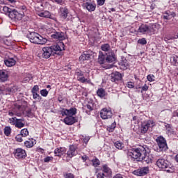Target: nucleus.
I'll use <instances>...</instances> for the list:
<instances>
[{"instance_id":"de8ad7c7","label":"nucleus","mask_w":178,"mask_h":178,"mask_svg":"<svg viewBox=\"0 0 178 178\" xmlns=\"http://www.w3.org/2000/svg\"><path fill=\"white\" fill-rule=\"evenodd\" d=\"M40 94L42 97H47V95H48V90H47V89H43L40 90Z\"/></svg>"},{"instance_id":"a878e982","label":"nucleus","mask_w":178,"mask_h":178,"mask_svg":"<svg viewBox=\"0 0 178 178\" xmlns=\"http://www.w3.org/2000/svg\"><path fill=\"white\" fill-rule=\"evenodd\" d=\"M24 115H26L28 118H33L34 113L31 111V108L26 107L23 111Z\"/></svg>"},{"instance_id":"37998d69","label":"nucleus","mask_w":178,"mask_h":178,"mask_svg":"<svg viewBox=\"0 0 178 178\" xmlns=\"http://www.w3.org/2000/svg\"><path fill=\"white\" fill-rule=\"evenodd\" d=\"M103 172L104 173H108V175H111V172L108 165H103Z\"/></svg>"},{"instance_id":"4c0bfd02","label":"nucleus","mask_w":178,"mask_h":178,"mask_svg":"<svg viewBox=\"0 0 178 178\" xmlns=\"http://www.w3.org/2000/svg\"><path fill=\"white\" fill-rule=\"evenodd\" d=\"M97 94L100 98H104V97H105V90H104V88H100L97 90Z\"/></svg>"},{"instance_id":"338daca9","label":"nucleus","mask_w":178,"mask_h":178,"mask_svg":"<svg viewBox=\"0 0 178 178\" xmlns=\"http://www.w3.org/2000/svg\"><path fill=\"white\" fill-rule=\"evenodd\" d=\"M111 12H116V10L115 8H111Z\"/></svg>"},{"instance_id":"72a5a7b5","label":"nucleus","mask_w":178,"mask_h":178,"mask_svg":"<svg viewBox=\"0 0 178 178\" xmlns=\"http://www.w3.org/2000/svg\"><path fill=\"white\" fill-rule=\"evenodd\" d=\"M17 91V88L16 86H14L13 88H7L6 89V92H8V94H13Z\"/></svg>"},{"instance_id":"0e129e2a","label":"nucleus","mask_w":178,"mask_h":178,"mask_svg":"<svg viewBox=\"0 0 178 178\" xmlns=\"http://www.w3.org/2000/svg\"><path fill=\"white\" fill-rule=\"evenodd\" d=\"M2 91H3V89L2 88V86H0V94H2Z\"/></svg>"},{"instance_id":"8fccbe9b","label":"nucleus","mask_w":178,"mask_h":178,"mask_svg":"<svg viewBox=\"0 0 178 178\" xmlns=\"http://www.w3.org/2000/svg\"><path fill=\"white\" fill-rule=\"evenodd\" d=\"M65 178H74V175L72 173H64Z\"/></svg>"},{"instance_id":"6e6552de","label":"nucleus","mask_w":178,"mask_h":178,"mask_svg":"<svg viewBox=\"0 0 178 178\" xmlns=\"http://www.w3.org/2000/svg\"><path fill=\"white\" fill-rule=\"evenodd\" d=\"M138 32L141 33L142 34H149L150 35L152 34H155L154 31V28L152 26H149L148 25L142 24L138 28Z\"/></svg>"},{"instance_id":"5701e85b","label":"nucleus","mask_w":178,"mask_h":178,"mask_svg":"<svg viewBox=\"0 0 178 178\" xmlns=\"http://www.w3.org/2000/svg\"><path fill=\"white\" fill-rule=\"evenodd\" d=\"M76 155V147L74 145H70V149L67 152V156L68 158H73Z\"/></svg>"},{"instance_id":"7ed1b4c3","label":"nucleus","mask_w":178,"mask_h":178,"mask_svg":"<svg viewBox=\"0 0 178 178\" xmlns=\"http://www.w3.org/2000/svg\"><path fill=\"white\" fill-rule=\"evenodd\" d=\"M27 38H29V41L32 42V44H37L39 45H44L47 44L48 40L38 33L35 32H31L29 34L27 35Z\"/></svg>"},{"instance_id":"ddd939ff","label":"nucleus","mask_w":178,"mask_h":178,"mask_svg":"<svg viewBox=\"0 0 178 178\" xmlns=\"http://www.w3.org/2000/svg\"><path fill=\"white\" fill-rule=\"evenodd\" d=\"M113 115L112 111L107 108H103L100 112V117L104 120L111 119Z\"/></svg>"},{"instance_id":"3c124183","label":"nucleus","mask_w":178,"mask_h":178,"mask_svg":"<svg viewBox=\"0 0 178 178\" xmlns=\"http://www.w3.org/2000/svg\"><path fill=\"white\" fill-rule=\"evenodd\" d=\"M40 88L38 87V86L35 85L32 88L31 92H38Z\"/></svg>"},{"instance_id":"69168bd1","label":"nucleus","mask_w":178,"mask_h":178,"mask_svg":"<svg viewBox=\"0 0 178 178\" xmlns=\"http://www.w3.org/2000/svg\"><path fill=\"white\" fill-rule=\"evenodd\" d=\"M16 116H22V113H17L15 114Z\"/></svg>"},{"instance_id":"f3484780","label":"nucleus","mask_w":178,"mask_h":178,"mask_svg":"<svg viewBox=\"0 0 178 178\" xmlns=\"http://www.w3.org/2000/svg\"><path fill=\"white\" fill-rule=\"evenodd\" d=\"M176 16V13L173 11L167 10L163 13V19L165 20H170L172 17Z\"/></svg>"},{"instance_id":"2f4dec72","label":"nucleus","mask_w":178,"mask_h":178,"mask_svg":"<svg viewBox=\"0 0 178 178\" xmlns=\"http://www.w3.org/2000/svg\"><path fill=\"white\" fill-rule=\"evenodd\" d=\"M116 128V122H113L110 126L107 127V131H109V133H112L115 131V129Z\"/></svg>"},{"instance_id":"f704fd0d","label":"nucleus","mask_w":178,"mask_h":178,"mask_svg":"<svg viewBox=\"0 0 178 178\" xmlns=\"http://www.w3.org/2000/svg\"><path fill=\"white\" fill-rule=\"evenodd\" d=\"M114 147H115L117 149H123L124 146L123 145V143L120 141H116L114 143Z\"/></svg>"},{"instance_id":"09e8293b","label":"nucleus","mask_w":178,"mask_h":178,"mask_svg":"<svg viewBox=\"0 0 178 178\" xmlns=\"http://www.w3.org/2000/svg\"><path fill=\"white\" fill-rule=\"evenodd\" d=\"M54 159V157L52 156H47L44 159V162L46 163H48V162H51Z\"/></svg>"},{"instance_id":"a18cd8bd","label":"nucleus","mask_w":178,"mask_h":178,"mask_svg":"<svg viewBox=\"0 0 178 178\" xmlns=\"http://www.w3.org/2000/svg\"><path fill=\"white\" fill-rule=\"evenodd\" d=\"M138 44H140V45H145L147 44V40L145 38H141L138 40Z\"/></svg>"},{"instance_id":"9b49d317","label":"nucleus","mask_w":178,"mask_h":178,"mask_svg":"<svg viewBox=\"0 0 178 178\" xmlns=\"http://www.w3.org/2000/svg\"><path fill=\"white\" fill-rule=\"evenodd\" d=\"M59 16L63 20H66L69 15V8L67 7H60L58 10Z\"/></svg>"},{"instance_id":"6e6d98bb","label":"nucleus","mask_w":178,"mask_h":178,"mask_svg":"<svg viewBox=\"0 0 178 178\" xmlns=\"http://www.w3.org/2000/svg\"><path fill=\"white\" fill-rule=\"evenodd\" d=\"M127 86L128 88H134V83L133 82H128Z\"/></svg>"},{"instance_id":"473e14b6","label":"nucleus","mask_w":178,"mask_h":178,"mask_svg":"<svg viewBox=\"0 0 178 178\" xmlns=\"http://www.w3.org/2000/svg\"><path fill=\"white\" fill-rule=\"evenodd\" d=\"M170 62L174 66H178V56H174L171 57Z\"/></svg>"},{"instance_id":"1a4fd4ad","label":"nucleus","mask_w":178,"mask_h":178,"mask_svg":"<svg viewBox=\"0 0 178 178\" xmlns=\"http://www.w3.org/2000/svg\"><path fill=\"white\" fill-rule=\"evenodd\" d=\"M14 156L16 159H24L27 156L26 150L22 148H17L14 150Z\"/></svg>"},{"instance_id":"79ce46f5","label":"nucleus","mask_w":178,"mask_h":178,"mask_svg":"<svg viewBox=\"0 0 178 178\" xmlns=\"http://www.w3.org/2000/svg\"><path fill=\"white\" fill-rule=\"evenodd\" d=\"M20 134L23 137H27V136H29V130L27 129H23L21 130Z\"/></svg>"},{"instance_id":"4be33fe9","label":"nucleus","mask_w":178,"mask_h":178,"mask_svg":"<svg viewBox=\"0 0 178 178\" xmlns=\"http://www.w3.org/2000/svg\"><path fill=\"white\" fill-rule=\"evenodd\" d=\"M66 153V148L65 147H58L54 150V154L56 156H62Z\"/></svg>"},{"instance_id":"bf43d9fd","label":"nucleus","mask_w":178,"mask_h":178,"mask_svg":"<svg viewBox=\"0 0 178 178\" xmlns=\"http://www.w3.org/2000/svg\"><path fill=\"white\" fill-rule=\"evenodd\" d=\"M172 116L178 118V112L175 111L172 113Z\"/></svg>"},{"instance_id":"864d4df0","label":"nucleus","mask_w":178,"mask_h":178,"mask_svg":"<svg viewBox=\"0 0 178 178\" xmlns=\"http://www.w3.org/2000/svg\"><path fill=\"white\" fill-rule=\"evenodd\" d=\"M148 88H149V87L145 83V85L141 88V92H143V91H148Z\"/></svg>"},{"instance_id":"ea45409f","label":"nucleus","mask_w":178,"mask_h":178,"mask_svg":"<svg viewBox=\"0 0 178 178\" xmlns=\"http://www.w3.org/2000/svg\"><path fill=\"white\" fill-rule=\"evenodd\" d=\"M11 131H12V129H10V127H6L4 128V134L7 137H9V136H10Z\"/></svg>"},{"instance_id":"a211bd4d","label":"nucleus","mask_w":178,"mask_h":178,"mask_svg":"<svg viewBox=\"0 0 178 178\" xmlns=\"http://www.w3.org/2000/svg\"><path fill=\"white\" fill-rule=\"evenodd\" d=\"M52 38L55 40H58V41H63L65 40V33L63 32H56L55 33L51 35Z\"/></svg>"},{"instance_id":"c9c22d12","label":"nucleus","mask_w":178,"mask_h":178,"mask_svg":"<svg viewBox=\"0 0 178 178\" xmlns=\"http://www.w3.org/2000/svg\"><path fill=\"white\" fill-rule=\"evenodd\" d=\"M101 49L104 51V52H108L111 51V45L109 44H104L101 46Z\"/></svg>"},{"instance_id":"dca6fc26","label":"nucleus","mask_w":178,"mask_h":178,"mask_svg":"<svg viewBox=\"0 0 178 178\" xmlns=\"http://www.w3.org/2000/svg\"><path fill=\"white\" fill-rule=\"evenodd\" d=\"M63 121L65 124H67L68 126H72V124H74V123H76L77 120L75 117L67 115V117L64 118Z\"/></svg>"},{"instance_id":"39448f33","label":"nucleus","mask_w":178,"mask_h":178,"mask_svg":"<svg viewBox=\"0 0 178 178\" xmlns=\"http://www.w3.org/2000/svg\"><path fill=\"white\" fill-rule=\"evenodd\" d=\"M156 165L159 169H167L165 170L167 172H170V167L172 166V164H170V162L169 161L160 158L157 159L156 161Z\"/></svg>"},{"instance_id":"6ab92c4d","label":"nucleus","mask_w":178,"mask_h":178,"mask_svg":"<svg viewBox=\"0 0 178 178\" xmlns=\"http://www.w3.org/2000/svg\"><path fill=\"white\" fill-rule=\"evenodd\" d=\"M9 76L8 75V71L5 70H0V81L1 83H5L8 81Z\"/></svg>"},{"instance_id":"c756f323","label":"nucleus","mask_w":178,"mask_h":178,"mask_svg":"<svg viewBox=\"0 0 178 178\" xmlns=\"http://www.w3.org/2000/svg\"><path fill=\"white\" fill-rule=\"evenodd\" d=\"M24 145L26 148H33L34 147V140L33 139H29L24 142Z\"/></svg>"},{"instance_id":"c85d7f7f","label":"nucleus","mask_w":178,"mask_h":178,"mask_svg":"<svg viewBox=\"0 0 178 178\" xmlns=\"http://www.w3.org/2000/svg\"><path fill=\"white\" fill-rule=\"evenodd\" d=\"M85 108H86V113L87 115H91V111H94V106L92 104H86Z\"/></svg>"},{"instance_id":"393cba45","label":"nucleus","mask_w":178,"mask_h":178,"mask_svg":"<svg viewBox=\"0 0 178 178\" xmlns=\"http://www.w3.org/2000/svg\"><path fill=\"white\" fill-rule=\"evenodd\" d=\"M91 58V55L88 52H83L82 55L79 56V60L84 62V60H89Z\"/></svg>"},{"instance_id":"e2e57ef3","label":"nucleus","mask_w":178,"mask_h":178,"mask_svg":"<svg viewBox=\"0 0 178 178\" xmlns=\"http://www.w3.org/2000/svg\"><path fill=\"white\" fill-rule=\"evenodd\" d=\"M175 161L178 163V154L175 156Z\"/></svg>"},{"instance_id":"f8f14e48","label":"nucleus","mask_w":178,"mask_h":178,"mask_svg":"<svg viewBox=\"0 0 178 178\" xmlns=\"http://www.w3.org/2000/svg\"><path fill=\"white\" fill-rule=\"evenodd\" d=\"M77 113V109L76 108H71L70 109H63L61 112L62 116H74Z\"/></svg>"},{"instance_id":"13d9d810","label":"nucleus","mask_w":178,"mask_h":178,"mask_svg":"<svg viewBox=\"0 0 178 178\" xmlns=\"http://www.w3.org/2000/svg\"><path fill=\"white\" fill-rule=\"evenodd\" d=\"M83 141L85 143V144H87L88 141H90V136H86L83 138Z\"/></svg>"},{"instance_id":"a19ab883","label":"nucleus","mask_w":178,"mask_h":178,"mask_svg":"<svg viewBox=\"0 0 178 178\" xmlns=\"http://www.w3.org/2000/svg\"><path fill=\"white\" fill-rule=\"evenodd\" d=\"M17 121V118L16 117H13L8 119V123H10V124H13V126L16 125Z\"/></svg>"},{"instance_id":"7c9ffc66","label":"nucleus","mask_w":178,"mask_h":178,"mask_svg":"<svg viewBox=\"0 0 178 178\" xmlns=\"http://www.w3.org/2000/svg\"><path fill=\"white\" fill-rule=\"evenodd\" d=\"M120 66H121V69H122V70H126L127 69V67H129V61H127V60H124L120 63Z\"/></svg>"},{"instance_id":"603ef678","label":"nucleus","mask_w":178,"mask_h":178,"mask_svg":"<svg viewBox=\"0 0 178 178\" xmlns=\"http://www.w3.org/2000/svg\"><path fill=\"white\" fill-rule=\"evenodd\" d=\"M33 94V97L34 99H40V95H38V93L37 92H32Z\"/></svg>"},{"instance_id":"680f3d73","label":"nucleus","mask_w":178,"mask_h":178,"mask_svg":"<svg viewBox=\"0 0 178 178\" xmlns=\"http://www.w3.org/2000/svg\"><path fill=\"white\" fill-rule=\"evenodd\" d=\"M83 162H86L87 161V156H83Z\"/></svg>"},{"instance_id":"49530a36","label":"nucleus","mask_w":178,"mask_h":178,"mask_svg":"<svg viewBox=\"0 0 178 178\" xmlns=\"http://www.w3.org/2000/svg\"><path fill=\"white\" fill-rule=\"evenodd\" d=\"M147 79L148 81H150V82L155 81V76H154V74L147 75Z\"/></svg>"},{"instance_id":"9d476101","label":"nucleus","mask_w":178,"mask_h":178,"mask_svg":"<svg viewBox=\"0 0 178 178\" xmlns=\"http://www.w3.org/2000/svg\"><path fill=\"white\" fill-rule=\"evenodd\" d=\"M148 173H149V167H142L133 172V175H135V176H145Z\"/></svg>"},{"instance_id":"20e7f679","label":"nucleus","mask_w":178,"mask_h":178,"mask_svg":"<svg viewBox=\"0 0 178 178\" xmlns=\"http://www.w3.org/2000/svg\"><path fill=\"white\" fill-rule=\"evenodd\" d=\"M3 12L14 22H17V20H22L23 19V15L21 13L15 9H12L8 6L3 7Z\"/></svg>"},{"instance_id":"f257e3e1","label":"nucleus","mask_w":178,"mask_h":178,"mask_svg":"<svg viewBox=\"0 0 178 178\" xmlns=\"http://www.w3.org/2000/svg\"><path fill=\"white\" fill-rule=\"evenodd\" d=\"M148 147L147 145L139 146L129 150L128 156H131L132 159H136L137 162H143V163H152V156L148 152Z\"/></svg>"},{"instance_id":"4468645a","label":"nucleus","mask_w":178,"mask_h":178,"mask_svg":"<svg viewBox=\"0 0 178 178\" xmlns=\"http://www.w3.org/2000/svg\"><path fill=\"white\" fill-rule=\"evenodd\" d=\"M122 74L119 72H115L111 74V81L113 83H118L122 80Z\"/></svg>"},{"instance_id":"cd10ccee","label":"nucleus","mask_w":178,"mask_h":178,"mask_svg":"<svg viewBox=\"0 0 178 178\" xmlns=\"http://www.w3.org/2000/svg\"><path fill=\"white\" fill-rule=\"evenodd\" d=\"M166 129V133L168 136H172V134H175V130L172 128V125L170 124H167L165 126Z\"/></svg>"},{"instance_id":"bb28decb","label":"nucleus","mask_w":178,"mask_h":178,"mask_svg":"<svg viewBox=\"0 0 178 178\" xmlns=\"http://www.w3.org/2000/svg\"><path fill=\"white\" fill-rule=\"evenodd\" d=\"M24 118L22 119H17V122L15 123V127L17 129H22V127H24Z\"/></svg>"},{"instance_id":"412c9836","label":"nucleus","mask_w":178,"mask_h":178,"mask_svg":"<svg viewBox=\"0 0 178 178\" xmlns=\"http://www.w3.org/2000/svg\"><path fill=\"white\" fill-rule=\"evenodd\" d=\"M76 74L77 76L78 81L81 83H88L90 81L88 80L84 77V74H83V72L78 71L76 72Z\"/></svg>"},{"instance_id":"774afa93","label":"nucleus","mask_w":178,"mask_h":178,"mask_svg":"<svg viewBox=\"0 0 178 178\" xmlns=\"http://www.w3.org/2000/svg\"><path fill=\"white\" fill-rule=\"evenodd\" d=\"M113 67V65H111L109 67H107V69H112Z\"/></svg>"},{"instance_id":"5fc2aeb1","label":"nucleus","mask_w":178,"mask_h":178,"mask_svg":"<svg viewBox=\"0 0 178 178\" xmlns=\"http://www.w3.org/2000/svg\"><path fill=\"white\" fill-rule=\"evenodd\" d=\"M97 178H105V174L104 172H99L97 174Z\"/></svg>"},{"instance_id":"b1692460","label":"nucleus","mask_w":178,"mask_h":178,"mask_svg":"<svg viewBox=\"0 0 178 178\" xmlns=\"http://www.w3.org/2000/svg\"><path fill=\"white\" fill-rule=\"evenodd\" d=\"M4 63L8 67H12V66H15L16 65V60L14 58H8L7 60H4Z\"/></svg>"},{"instance_id":"c03bdc74","label":"nucleus","mask_w":178,"mask_h":178,"mask_svg":"<svg viewBox=\"0 0 178 178\" xmlns=\"http://www.w3.org/2000/svg\"><path fill=\"white\" fill-rule=\"evenodd\" d=\"M15 140L16 141H17L18 143H22L23 141V136H22V134H18L15 136Z\"/></svg>"},{"instance_id":"f03ea898","label":"nucleus","mask_w":178,"mask_h":178,"mask_svg":"<svg viewBox=\"0 0 178 178\" xmlns=\"http://www.w3.org/2000/svg\"><path fill=\"white\" fill-rule=\"evenodd\" d=\"M65 44L63 42H60L59 44L52 45L51 47H44L42 49V51L38 54L40 59H49L50 56L55 55H60L62 50H65Z\"/></svg>"},{"instance_id":"0eeeda50","label":"nucleus","mask_w":178,"mask_h":178,"mask_svg":"<svg viewBox=\"0 0 178 178\" xmlns=\"http://www.w3.org/2000/svg\"><path fill=\"white\" fill-rule=\"evenodd\" d=\"M155 126V122L153 120H148L143 122L140 126V131L142 134H145L148 131L149 129H151Z\"/></svg>"},{"instance_id":"4d7b16f0","label":"nucleus","mask_w":178,"mask_h":178,"mask_svg":"<svg viewBox=\"0 0 178 178\" xmlns=\"http://www.w3.org/2000/svg\"><path fill=\"white\" fill-rule=\"evenodd\" d=\"M97 5H99V6H102V5L105 3V0H97Z\"/></svg>"},{"instance_id":"2eb2a0df","label":"nucleus","mask_w":178,"mask_h":178,"mask_svg":"<svg viewBox=\"0 0 178 178\" xmlns=\"http://www.w3.org/2000/svg\"><path fill=\"white\" fill-rule=\"evenodd\" d=\"M106 55L107 56L106 58V61H107L108 63H113V62L116 61V56L113 51H108Z\"/></svg>"},{"instance_id":"052dcab7","label":"nucleus","mask_w":178,"mask_h":178,"mask_svg":"<svg viewBox=\"0 0 178 178\" xmlns=\"http://www.w3.org/2000/svg\"><path fill=\"white\" fill-rule=\"evenodd\" d=\"M8 115L9 116H15V113H13V111H8Z\"/></svg>"},{"instance_id":"58836bf2","label":"nucleus","mask_w":178,"mask_h":178,"mask_svg":"<svg viewBox=\"0 0 178 178\" xmlns=\"http://www.w3.org/2000/svg\"><path fill=\"white\" fill-rule=\"evenodd\" d=\"M92 165L95 166V168H98L99 165H101V161H99V159L95 158V159L92 160Z\"/></svg>"},{"instance_id":"e433bc0d","label":"nucleus","mask_w":178,"mask_h":178,"mask_svg":"<svg viewBox=\"0 0 178 178\" xmlns=\"http://www.w3.org/2000/svg\"><path fill=\"white\" fill-rule=\"evenodd\" d=\"M104 62H105V56L100 52L98 58V63L100 65H104Z\"/></svg>"},{"instance_id":"aec40b11","label":"nucleus","mask_w":178,"mask_h":178,"mask_svg":"<svg viewBox=\"0 0 178 178\" xmlns=\"http://www.w3.org/2000/svg\"><path fill=\"white\" fill-rule=\"evenodd\" d=\"M38 16L40 17H44L45 19H51L52 20H56V18L52 17V15L48 10H44L38 13Z\"/></svg>"},{"instance_id":"423d86ee","label":"nucleus","mask_w":178,"mask_h":178,"mask_svg":"<svg viewBox=\"0 0 178 178\" xmlns=\"http://www.w3.org/2000/svg\"><path fill=\"white\" fill-rule=\"evenodd\" d=\"M156 143H157L160 151H168V143H166V139H165L163 136L157 137Z\"/></svg>"}]
</instances>
